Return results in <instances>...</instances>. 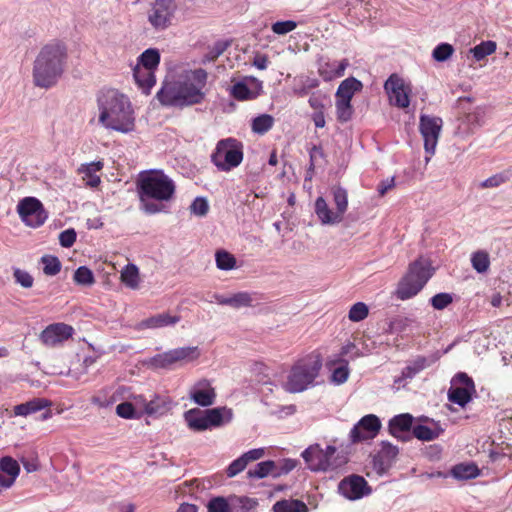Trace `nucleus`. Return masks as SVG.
Wrapping results in <instances>:
<instances>
[{
    "instance_id": "1",
    "label": "nucleus",
    "mask_w": 512,
    "mask_h": 512,
    "mask_svg": "<svg viewBox=\"0 0 512 512\" xmlns=\"http://www.w3.org/2000/svg\"><path fill=\"white\" fill-rule=\"evenodd\" d=\"M99 123L106 129L129 133L135 128L134 111L129 98L115 89L102 90L97 97Z\"/></svg>"
},
{
    "instance_id": "2",
    "label": "nucleus",
    "mask_w": 512,
    "mask_h": 512,
    "mask_svg": "<svg viewBox=\"0 0 512 512\" xmlns=\"http://www.w3.org/2000/svg\"><path fill=\"white\" fill-rule=\"evenodd\" d=\"M136 184L140 208L149 215L165 211L163 202L170 201L176 190L173 180L161 170L140 173Z\"/></svg>"
},
{
    "instance_id": "3",
    "label": "nucleus",
    "mask_w": 512,
    "mask_h": 512,
    "mask_svg": "<svg viewBox=\"0 0 512 512\" xmlns=\"http://www.w3.org/2000/svg\"><path fill=\"white\" fill-rule=\"evenodd\" d=\"M66 49L60 44L44 46L34 61L33 79L36 86L49 88L56 84L63 72Z\"/></svg>"
},
{
    "instance_id": "4",
    "label": "nucleus",
    "mask_w": 512,
    "mask_h": 512,
    "mask_svg": "<svg viewBox=\"0 0 512 512\" xmlns=\"http://www.w3.org/2000/svg\"><path fill=\"white\" fill-rule=\"evenodd\" d=\"M434 268L429 260L420 257L409 264L406 274L399 281L396 296L407 300L417 295L433 276Z\"/></svg>"
},
{
    "instance_id": "5",
    "label": "nucleus",
    "mask_w": 512,
    "mask_h": 512,
    "mask_svg": "<svg viewBox=\"0 0 512 512\" xmlns=\"http://www.w3.org/2000/svg\"><path fill=\"white\" fill-rule=\"evenodd\" d=\"M322 367L319 355H309L299 360L291 369L286 382V390L299 393L307 389L318 376Z\"/></svg>"
},
{
    "instance_id": "6",
    "label": "nucleus",
    "mask_w": 512,
    "mask_h": 512,
    "mask_svg": "<svg viewBox=\"0 0 512 512\" xmlns=\"http://www.w3.org/2000/svg\"><path fill=\"white\" fill-rule=\"evenodd\" d=\"M232 418V410L225 406L206 410L193 408L184 413V419L188 427L197 432L205 431L212 427H220L229 423Z\"/></svg>"
},
{
    "instance_id": "7",
    "label": "nucleus",
    "mask_w": 512,
    "mask_h": 512,
    "mask_svg": "<svg viewBox=\"0 0 512 512\" xmlns=\"http://www.w3.org/2000/svg\"><path fill=\"white\" fill-rule=\"evenodd\" d=\"M213 164L221 171H230L243 160V145L234 138L220 140L211 155Z\"/></svg>"
},
{
    "instance_id": "8",
    "label": "nucleus",
    "mask_w": 512,
    "mask_h": 512,
    "mask_svg": "<svg viewBox=\"0 0 512 512\" xmlns=\"http://www.w3.org/2000/svg\"><path fill=\"white\" fill-rule=\"evenodd\" d=\"M335 452L334 446L329 445L323 450L319 444H314L302 452V457L311 471H328L334 470L346 462L344 457L340 460L333 458Z\"/></svg>"
},
{
    "instance_id": "9",
    "label": "nucleus",
    "mask_w": 512,
    "mask_h": 512,
    "mask_svg": "<svg viewBox=\"0 0 512 512\" xmlns=\"http://www.w3.org/2000/svg\"><path fill=\"white\" fill-rule=\"evenodd\" d=\"M333 198L337 208L336 212H332L325 199L323 197H318L315 201V213L320 219L322 224H337L340 223L343 219V215L347 210L348 206V196L347 191L340 187H333Z\"/></svg>"
},
{
    "instance_id": "10",
    "label": "nucleus",
    "mask_w": 512,
    "mask_h": 512,
    "mask_svg": "<svg viewBox=\"0 0 512 512\" xmlns=\"http://www.w3.org/2000/svg\"><path fill=\"white\" fill-rule=\"evenodd\" d=\"M17 213L21 221L29 227L38 228L42 226L48 218L42 202L35 197H24L17 204Z\"/></svg>"
},
{
    "instance_id": "11",
    "label": "nucleus",
    "mask_w": 512,
    "mask_h": 512,
    "mask_svg": "<svg viewBox=\"0 0 512 512\" xmlns=\"http://www.w3.org/2000/svg\"><path fill=\"white\" fill-rule=\"evenodd\" d=\"M442 128V119L428 115H421L419 130L424 140V149L428 156L426 162L434 155Z\"/></svg>"
},
{
    "instance_id": "12",
    "label": "nucleus",
    "mask_w": 512,
    "mask_h": 512,
    "mask_svg": "<svg viewBox=\"0 0 512 512\" xmlns=\"http://www.w3.org/2000/svg\"><path fill=\"white\" fill-rule=\"evenodd\" d=\"M451 383L448 390L449 401L464 407L475 393L474 381L466 373L460 372L454 376Z\"/></svg>"
},
{
    "instance_id": "13",
    "label": "nucleus",
    "mask_w": 512,
    "mask_h": 512,
    "mask_svg": "<svg viewBox=\"0 0 512 512\" xmlns=\"http://www.w3.org/2000/svg\"><path fill=\"white\" fill-rule=\"evenodd\" d=\"M257 501L248 497H234L228 502L224 497L218 496L209 500L208 512H247L257 506Z\"/></svg>"
},
{
    "instance_id": "14",
    "label": "nucleus",
    "mask_w": 512,
    "mask_h": 512,
    "mask_svg": "<svg viewBox=\"0 0 512 512\" xmlns=\"http://www.w3.org/2000/svg\"><path fill=\"white\" fill-rule=\"evenodd\" d=\"M381 428L380 419L374 414H368L362 417L350 431V440L352 443H359L371 440L376 437Z\"/></svg>"
},
{
    "instance_id": "15",
    "label": "nucleus",
    "mask_w": 512,
    "mask_h": 512,
    "mask_svg": "<svg viewBox=\"0 0 512 512\" xmlns=\"http://www.w3.org/2000/svg\"><path fill=\"white\" fill-rule=\"evenodd\" d=\"M338 491L349 500H357L370 494L371 488L364 477L352 474L339 482Z\"/></svg>"
},
{
    "instance_id": "16",
    "label": "nucleus",
    "mask_w": 512,
    "mask_h": 512,
    "mask_svg": "<svg viewBox=\"0 0 512 512\" xmlns=\"http://www.w3.org/2000/svg\"><path fill=\"white\" fill-rule=\"evenodd\" d=\"M262 92V81L248 76L241 81L235 82L230 88V95L238 101L256 99Z\"/></svg>"
},
{
    "instance_id": "17",
    "label": "nucleus",
    "mask_w": 512,
    "mask_h": 512,
    "mask_svg": "<svg viewBox=\"0 0 512 512\" xmlns=\"http://www.w3.org/2000/svg\"><path fill=\"white\" fill-rule=\"evenodd\" d=\"M196 347H181L157 354L151 359V364L156 368H168L172 364L185 359L195 358Z\"/></svg>"
},
{
    "instance_id": "18",
    "label": "nucleus",
    "mask_w": 512,
    "mask_h": 512,
    "mask_svg": "<svg viewBox=\"0 0 512 512\" xmlns=\"http://www.w3.org/2000/svg\"><path fill=\"white\" fill-rule=\"evenodd\" d=\"M73 328L64 323H54L47 326L40 334V340L48 347H54L69 339Z\"/></svg>"
},
{
    "instance_id": "19",
    "label": "nucleus",
    "mask_w": 512,
    "mask_h": 512,
    "mask_svg": "<svg viewBox=\"0 0 512 512\" xmlns=\"http://www.w3.org/2000/svg\"><path fill=\"white\" fill-rule=\"evenodd\" d=\"M384 88L390 96L391 102L399 107L406 108L409 106V96L405 88L403 79L398 75L392 74L385 82Z\"/></svg>"
},
{
    "instance_id": "20",
    "label": "nucleus",
    "mask_w": 512,
    "mask_h": 512,
    "mask_svg": "<svg viewBox=\"0 0 512 512\" xmlns=\"http://www.w3.org/2000/svg\"><path fill=\"white\" fill-rule=\"evenodd\" d=\"M413 420V416L409 413L394 416L390 419L388 424L389 433L403 442L411 440L412 436L410 432L414 427L412 426Z\"/></svg>"
},
{
    "instance_id": "21",
    "label": "nucleus",
    "mask_w": 512,
    "mask_h": 512,
    "mask_svg": "<svg viewBox=\"0 0 512 512\" xmlns=\"http://www.w3.org/2000/svg\"><path fill=\"white\" fill-rule=\"evenodd\" d=\"M175 11V8L153 2L148 12V22L156 30H165L171 25Z\"/></svg>"
},
{
    "instance_id": "22",
    "label": "nucleus",
    "mask_w": 512,
    "mask_h": 512,
    "mask_svg": "<svg viewBox=\"0 0 512 512\" xmlns=\"http://www.w3.org/2000/svg\"><path fill=\"white\" fill-rule=\"evenodd\" d=\"M381 446V450L373 457V467L379 474L388 471L399 453L398 448L387 441H383Z\"/></svg>"
},
{
    "instance_id": "23",
    "label": "nucleus",
    "mask_w": 512,
    "mask_h": 512,
    "mask_svg": "<svg viewBox=\"0 0 512 512\" xmlns=\"http://www.w3.org/2000/svg\"><path fill=\"white\" fill-rule=\"evenodd\" d=\"M189 395L191 400L202 407L213 405L216 399L215 389L205 379L198 381L190 390Z\"/></svg>"
},
{
    "instance_id": "24",
    "label": "nucleus",
    "mask_w": 512,
    "mask_h": 512,
    "mask_svg": "<svg viewBox=\"0 0 512 512\" xmlns=\"http://www.w3.org/2000/svg\"><path fill=\"white\" fill-rule=\"evenodd\" d=\"M180 93V81L165 82L156 97L164 106L181 107Z\"/></svg>"
},
{
    "instance_id": "25",
    "label": "nucleus",
    "mask_w": 512,
    "mask_h": 512,
    "mask_svg": "<svg viewBox=\"0 0 512 512\" xmlns=\"http://www.w3.org/2000/svg\"><path fill=\"white\" fill-rule=\"evenodd\" d=\"M20 472V466L12 457L6 456L0 460V486L9 488L15 482Z\"/></svg>"
},
{
    "instance_id": "26",
    "label": "nucleus",
    "mask_w": 512,
    "mask_h": 512,
    "mask_svg": "<svg viewBox=\"0 0 512 512\" xmlns=\"http://www.w3.org/2000/svg\"><path fill=\"white\" fill-rule=\"evenodd\" d=\"M180 90L181 107L200 104L204 100L205 93L190 81H180Z\"/></svg>"
},
{
    "instance_id": "27",
    "label": "nucleus",
    "mask_w": 512,
    "mask_h": 512,
    "mask_svg": "<svg viewBox=\"0 0 512 512\" xmlns=\"http://www.w3.org/2000/svg\"><path fill=\"white\" fill-rule=\"evenodd\" d=\"M133 77L138 87L146 94L150 93L151 88L155 85V71L136 65L133 69Z\"/></svg>"
},
{
    "instance_id": "28",
    "label": "nucleus",
    "mask_w": 512,
    "mask_h": 512,
    "mask_svg": "<svg viewBox=\"0 0 512 512\" xmlns=\"http://www.w3.org/2000/svg\"><path fill=\"white\" fill-rule=\"evenodd\" d=\"M361 81L349 77L341 82L336 92V99L351 101L354 94L362 89Z\"/></svg>"
},
{
    "instance_id": "29",
    "label": "nucleus",
    "mask_w": 512,
    "mask_h": 512,
    "mask_svg": "<svg viewBox=\"0 0 512 512\" xmlns=\"http://www.w3.org/2000/svg\"><path fill=\"white\" fill-rule=\"evenodd\" d=\"M171 401L168 397L155 395L153 399L145 403V412L151 416H161L170 410Z\"/></svg>"
},
{
    "instance_id": "30",
    "label": "nucleus",
    "mask_w": 512,
    "mask_h": 512,
    "mask_svg": "<svg viewBox=\"0 0 512 512\" xmlns=\"http://www.w3.org/2000/svg\"><path fill=\"white\" fill-rule=\"evenodd\" d=\"M50 405V402L43 398H34L28 402L16 405L14 414L16 416H27L31 413L40 411Z\"/></svg>"
},
{
    "instance_id": "31",
    "label": "nucleus",
    "mask_w": 512,
    "mask_h": 512,
    "mask_svg": "<svg viewBox=\"0 0 512 512\" xmlns=\"http://www.w3.org/2000/svg\"><path fill=\"white\" fill-rule=\"evenodd\" d=\"M179 321V316H171L168 313H161L143 320L141 322V326L145 328H159L174 325Z\"/></svg>"
},
{
    "instance_id": "32",
    "label": "nucleus",
    "mask_w": 512,
    "mask_h": 512,
    "mask_svg": "<svg viewBox=\"0 0 512 512\" xmlns=\"http://www.w3.org/2000/svg\"><path fill=\"white\" fill-rule=\"evenodd\" d=\"M480 474V470L474 463H460L451 469V475L457 480L474 479Z\"/></svg>"
},
{
    "instance_id": "33",
    "label": "nucleus",
    "mask_w": 512,
    "mask_h": 512,
    "mask_svg": "<svg viewBox=\"0 0 512 512\" xmlns=\"http://www.w3.org/2000/svg\"><path fill=\"white\" fill-rule=\"evenodd\" d=\"M160 64V52L156 48L146 49L138 57L137 65H141L143 68L156 71Z\"/></svg>"
},
{
    "instance_id": "34",
    "label": "nucleus",
    "mask_w": 512,
    "mask_h": 512,
    "mask_svg": "<svg viewBox=\"0 0 512 512\" xmlns=\"http://www.w3.org/2000/svg\"><path fill=\"white\" fill-rule=\"evenodd\" d=\"M307 505L298 499H283L273 505V512H307Z\"/></svg>"
},
{
    "instance_id": "35",
    "label": "nucleus",
    "mask_w": 512,
    "mask_h": 512,
    "mask_svg": "<svg viewBox=\"0 0 512 512\" xmlns=\"http://www.w3.org/2000/svg\"><path fill=\"white\" fill-rule=\"evenodd\" d=\"M434 362V359H429L424 356H417L409 365H407L403 371L402 376L404 378L412 379L420 371L429 367Z\"/></svg>"
},
{
    "instance_id": "36",
    "label": "nucleus",
    "mask_w": 512,
    "mask_h": 512,
    "mask_svg": "<svg viewBox=\"0 0 512 512\" xmlns=\"http://www.w3.org/2000/svg\"><path fill=\"white\" fill-rule=\"evenodd\" d=\"M276 470V463L273 460H266L258 463L254 469H250L247 472L248 478L263 479L267 476L274 478Z\"/></svg>"
},
{
    "instance_id": "37",
    "label": "nucleus",
    "mask_w": 512,
    "mask_h": 512,
    "mask_svg": "<svg viewBox=\"0 0 512 512\" xmlns=\"http://www.w3.org/2000/svg\"><path fill=\"white\" fill-rule=\"evenodd\" d=\"M442 432L443 429L440 427L431 429L425 425L418 424L412 428L411 436L421 441H433L437 439Z\"/></svg>"
},
{
    "instance_id": "38",
    "label": "nucleus",
    "mask_w": 512,
    "mask_h": 512,
    "mask_svg": "<svg viewBox=\"0 0 512 512\" xmlns=\"http://www.w3.org/2000/svg\"><path fill=\"white\" fill-rule=\"evenodd\" d=\"M122 282L131 289L139 287V269L134 264H127L121 272Z\"/></svg>"
},
{
    "instance_id": "39",
    "label": "nucleus",
    "mask_w": 512,
    "mask_h": 512,
    "mask_svg": "<svg viewBox=\"0 0 512 512\" xmlns=\"http://www.w3.org/2000/svg\"><path fill=\"white\" fill-rule=\"evenodd\" d=\"M471 265L473 269L480 273H486L490 267V257L485 250H478L471 255Z\"/></svg>"
},
{
    "instance_id": "40",
    "label": "nucleus",
    "mask_w": 512,
    "mask_h": 512,
    "mask_svg": "<svg viewBox=\"0 0 512 512\" xmlns=\"http://www.w3.org/2000/svg\"><path fill=\"white\" fill-rule=\"evenodd\" d=\"M274 124V118L269 114H262L252 120V131L263 135L267 133Z\"/></svg>"
},
{
    "instance_id": "41",
    "label": "nucleus",
    "mask_w": 512,
    "mask_h": 512,
    "mask_svg": "<svg viewBox=\"0 0 512 512\" xmlns=\"http://www.w3.org/2000/svg\"><path fill=\"white\" fill-rule=\"evenodd\" d=\"M496 50V43L493 41H483L480 44L470 49V53L473 55L476 61H480L491 55Z\"/></svg>"
},
{
    "instance_id": "42",
    "label": "nucleus",
    "mask_w": 512,
    "mask_h": 512,
    "mask_svg": "<svg viewBox=\"0 0 512 512\" xmlns=\"http://www.w3.org/2000/svg\"><path fill=\"white\" fill-rule=\"evenodd\" d=\"M216 266L220 270H232L236 266V258L226 250H218L215 254Z\"/></svg>"
},
{
    "instance_id": "43",
    "label": "nucleus",
    "mask_w": 512,
    "mask_h": 512,
    "mask_svg": "<svg viewBox=\"0 0 512 512\" xmlns=\"http://www.w3.org/2000/svg\"><path fill=\"white\" fill-rule=\"evenodd\" d=\"M231 45L229 40H220L214 43L210 50L205 54L203 62H214L220 57Z\"/></svg>"
},
{
    "instance_id": "44",
    "label": "nucleus",
    "mask_w": 512,
    "mask_h": 512,
    "mask_svg": "<svg viewBox=\"0 0 512 512\" xmlns=\"http://www.w3.org/2000/svg\"><path fill=\"white\" fill-rule=\"evenodd\" d=\"M73 279L78 285L84 286H90L95 282L93 272L86 266L78 267L74 272Z\"/></svg>"
},
{
    "instance_id": "45",
    "label": "nucleus",
    "mask_w": 512,
    "mask_h": 512,
    "mask_svg": "<svg viewBox=\"0 0 512 512\" xmlns=\"http://www.w3.org/2000/svg\"><path fill=\"white\" fill-rule=\"evenodd\" d=\"M41 262L44 264L43 272L45 275L54 276L61 270V262L55 256L44 255L41 258Z\"/></svg>"
},
{
    "instance_id": "46",
    "label": "nucleus",
    "mask_w": 512,
    "mask_h": 512,
    "mask_svg": "<svg viewBox=\"0 0 512 512\" xmlns=\"http://www.w3.org/2000/svg\"><path fill=\"white\" fill-rule=\"evenodd\" d=\"M337 119L345 123L352 118L353 107L351 101L336 99Z\"/></svg>"
},
{
    "instance_id": "47",
    "label": "nucleus",
    "mask_w": 512,
    "mask_h": 512,
    "mask_svg": "<svg viewBox=\"0 0 512 512\" xmlns=\"http://www.w3.org/2000/svg\"><path fill=\"white\" fill-rule=\"evenodd\" d=\"M454 53V48L449 43L438 44L432 51V57L437 62L447 61Z\"/></svg>"
},
{
    "instance_id": "48",
    "label": "nucleus",
    "mask_w": 512,
    "mask_h": 512,
    "mask_svg": "<svg viewBox=\"0 0 512 512\" xmlns=\"http://www.w3.org/2000/svg\"><path fill=\"white\" fill-rule=\"evenodd\" d=\"M369 314L368 306L363 302H357L349 310L348 318L352 322H360Z\"/></svg>"
},
{
    "instance_id": "49",
    "label": "nucleus",
    "mask_w": 512,
    "mask_h": 512,
    "mask_svg": "<svg viewBox=\"0 0 512 512\" xmlns=\"http://www.w3.org/2000/svg\"><path fill=\"white\" fill-rule=\"evenodd\" d=\"M252 296L248 292H238L231 296L230 306L233 308L249 307L252 305Z\"/></svg>"
},
{
    "instance_id": "50",
    "label": "nucleus",
    "mask_w": 512,
    "mask_h": 512,
    "mask_svg": "<svg viewBox=\"0 0 512 512\" xmlns=\"http://www.w3.org/2000/svg\"><path fill=\"white\" fill-rule=\"evenodd\" d=\"M13 276L16 283L20 284L23 288H31L33 286L34 279L30 273L20 268H15Z\"/></svg>"
},
{
    "instance_id": "51",
    "label": "nucleus",
    "mask_w": 512,
    "mask_h": 512,
    "mask_svg": "<svg viewBox=\"0 0 512 512\" xmlns=\"http://www.w3.org/2000/svg\"><path fill=\"white\" fill-rule=\"evenodd\" d=\"M341 365L334 369L332 379L337 384H343L349 376L348 361L340 360Z\"/></svg>"
},
{
    "instance_id": "52",
    "label": "nucleus",
    "mask_w": 512,
    "mask_h": 512,
    "mask_svg": "<svg viewBox=\"0 0 512 512\" xmlns=\"http://www.w3.org/2000/svg\"><path fill=\"white\" fill-rule=\"evenodd\" d=\"M297 27V23L293 20L277 21L272 24L271 30L277 35H285L293 31Z\"/></svg>"
},
{
    "instance_id": "53",
    "label": "nucleus",
    "mask_w": 512,
    "mask_h": 512,
    "mask_svg": "<svg viewBox=\"0 0 512 512\" xmlns=\"http://www.w3.org/2000/svg\"><path fill=\"white\" fill-rule=\"evenodd\" d=\"M190 211L196 216H205L209 211L208 201L203 197H197L190 205Z\"/></svg>"
},
{
    "instance_id": "54",
    "label": "nucleus",
    "mask_w": 512,
    "mask_h": 512,
    "mask_svg": "<svg viewBox=\"0 0 512 512\" xmlns=\"http://www.w3.org/2000/svg\"><path fill=\"white\" fill-rule=\"evenodd\" d=\"M453 301L451 294L449 293H438L434 295L431 299V305L434 309L442 310L450 305Z\"/></svg>"
},
{
    "instance_id": "55",
    "label": "nucleus",
    "mask_w": 512,
    "mask_h": 512,
    "mask_svg": "<svg viewBox=\"0 0 512 512\" xmlns=\"http://www.w3.org/2000/svg\"><path fill=\"white\" fill-rule=\"evenodd\" d=\"M348 65L349 62L347 59H342L339 62L334 61L332 63H327L326 66L329 68L331 73L327 78L331 79L332 77H342Z\"/></svg>"
},
{
    "instance_id": "56",
    "label": "nucleus",
    "mask_w": 512,
    "mask_h": 512,
    "mask_svg": "<svg viewBox=\"0 0 512 512\" xmlns=\"http://www.w3.org/2000/svg\"><path fill=\"white\" fill-rule=\"evenodd\" d=\"M116 413L119 417L124 419H133L136 417V411L132 403L122 402L117 405Z\"/></svg>"
},
{
    "instance_id": "57",
    "label": "nucleus",
    "mask_w": 512,
    "mask_h": 512,
    "mask_svg": "<svg viewBox=\"0 0 512 512\" xmlns=\"http://www.w3.org/2000/svg\"><path fill=\"white\" fill-rule=\"evenodd\" d=\"M247 466V463L245 462L244 458L240 456L239 458L235 459L230 463L228 466L226 473L229 478H232L242 472Z\"/></svg>"
},
{
    "instance_id": "58",
    "label": "nucleus",
    "mask_w": 512,
    "mask_h": 512,
    "mask_svg": "<svg viewBox=\"0 0 512 512\" xmlns=\"http://www.w3.org/2000/svg\"><path fill=\"white\" fill-rule=\"evenodd\" d=\"M508 181V176L504 173L495 174L481 183L482 188H495Z\"/></svg>"
},
{
    "instance_id": "59",
    "label": "nucleus",
    "mask_w": 512,
    "mask_h": 512,
    "mask_svg": "<svg viewBox=\"0 0 512 512\" xmlns=\"http://www.w3.org/2000/svg\"><path fill=\"white\" fill-rule=\"evenodd\" d=\"M76 237L77 235L74 229L70 228L64 230L59 234L60 245L64 248H69L75 243Z\"/></svg>"
},
{
    "instance_id": "60",
    "label": "nucleus",
    "mask_w": 512,
    "mask_h": 512,
    "mask_svg": "<svg viewBox=\"0 0 512 512\" xmlns=\"http://www.w3.org/2000/svg\"><path fill=\"white\" fill-rule=\"evenodd\" d=\"M296 467V461L292 459H285L281 462L280 465L276 464V470L274 474V478H278L282 475L288 474Z\"/></svg>"
},
{
    "instance_id": "61",
    "label": "nucleus",
    "mask_w": 512,
    "mask_h": 512,
    "mask_svg": "<svg viewBox=\"0 0 512 512\" xmlns=\"http://www.w3.org/2000/svg\"><path fill=\"white\" fill-rule=\"evenodd\" d=\"M103 168V163L101 161L91 162L88 164H82L79 168V173L84 174L86 177L96 175V172L100 171Z\"/></svg>"
},
{
    "instance_id": "62",
    "label": "nucleus",
    "mask_w": 512,
    "mask_h": 512,
    "mask_svg": "<svg viewBox=\"0 0 512 512\" xmlns=\"http://www.w3.org/2000/svg\"><path fill=\"white\" fill-rule=\"evenodd\" d=\"M327 100L326 96L320 94V93H313L308 102L309 105L316 111H323L324 108V101Z\"/></svg>"
},
{
    "instance_id": "63",
    "label": "nucleus",
    "mask_w": 512,
    "mask_h": 512,
    "mask_svg": "<svg viewBox=\"0 0 512 512\" xmlns=\"http://www.w3.org/2000/svg\"><path fill=\"white\" fill-rule=\"evenodd\" d=\"M208 74L204 69H196L192 72V79L196 82L198 88H203L206 84Z\"/></svg>"
},
{
    "instance_id": "64",
    "label": "nucleus",
    "mask_w": 512,
    "mask_h": 512,
    "mask_svg": "<svg viewBox=\"0 0 512 512\" xmlns=\"http://www.w3.org/2000/svg\"><path fill=\"white\" fill-rule=\"evenodd\" d=\"M265 454V451L263 448H257L249 450L248 452H245L241 456L244 458L245 462L248 464L251 461H256L262 458Z\"/></svg>"
}]
</instances>
